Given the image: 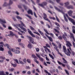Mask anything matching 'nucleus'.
I'll return each instance as SVG.
<instances>
[{
    "instance_id": "obj_1",
    "label": "nucleus",
    "mask_w": 75,
    "mask_h": 75,
    "mask_svg": "<svg viewBox=\"0 0 75 75\" xmlns=\"http://www.w3.org/2000/svg\"><path fill=\"white\" fill-rule=\"evenodd\" d=\"M58 7L60 8L61 9V10H60L59 8L57 7V6H54V7L56 10H57V11H58V12H60V13H62V14L64 15V20L66 22H68V19H67V18L65 17V15H64L65 14V13H64V11H63L62 10H63V9H64V8L60 6H58Z\"/></svg>"
},
{
    "instance_id": "obj_2",
    "label": "nucleus",
    "mask_w": 75,
    "mask_h": 75,
    "mask_svg": "<svg viewBox=\"0 0 75 75\" xmlns=\"http://www.w3.org/2000/svg\"><path fill=\"white\" fill-rule=\"evenodd\" d=\"M67 50L68 52L67 53H65V54L67 55V56H70L71 55L70 54H71L72 55L74 56V55L75 54V53L74 51H72V50H71V51H70V50H69V49H67Z\"/></svg>"
},
{
    "instance_id": "obj_3",
    "label": "nucleus",
    "mask_w": 75,
    "mask_h": 75,
    "mask_svg": "<svg viewBox=\"0 0 75 75\" xmlns=\"http://www.w3.org/2000/svg\"><path fill=\"white\" fill-rule=\"evenodd\" d=\"M47 4V3L46 2H42L41 4H38V5L39 6H40L42 7V8H45V7L44 6H46Z\"/></svg>"
},
{
    "instance_id": "obj_4",
    "label": "nucleus",
    "mask_w": 75,
    "mask_h": 75,
    "mask_svg": "<svg viewBox=\"0 0 75 75\" xmlns=\"http://www.w3.org/2000/svg\"><path fill=\"white\" fill-rule=\"evenodd\" d=\"M66 42V45L67 47H69V49H70V51H71V47H72V44L69 41H67V42Z\"/></svg>"
},
{
    "instance_id": "obj_5",
    "label": "nucleus",
    "mask_w": 75,
    "mask_h": 75,
    "mask_svg": "<svg viewBox=\"0 0 75 75\" xmlns=\"http://www.w3.org/2000/svg\"><path fill=\"white\" fill-rule=\"evenodd\" d=\"M67 13L69 15V16L70 17H72V13H73V11L71 10H70L67 12Z\"/></svg>"
},
{
    "instance_id": "obj_6",
    "label": "nucleus",
    "mask_w": 75,
    "mask_h": 75,
    "mask_svg": "<svg viewBox=\"0 0 75 75\" xmlns=\"http://www.w3.org/2000/svg\"><path fill=\"white\" fill-rule=\"evenodd\" d=\"M18 26H19V27L20 28L21 30H23V31H25V32H26V31H27V30H26V29L23 28V26H21L20 24L18 25Z\"/></svg>"
},
{
    "instance_id": "obj_7",
    "label": "nucleus",
    "mask_w": 75,
    "mask_h": 75,
    "mask_svg": "<svg viewBox=\"0 0 75 75\" xmlns=\"http://www.w3.org/2000/svg\"><path fill=\"white\" fill-rule=\"evenodd\" d=\"M0 22L1 24H3V23H6V20H2L0 19Z\"/></svg>"
},
{
    "instance_id": "obj_8",
    "label": "nucleus",
    "mask_w": 75,
    "mask_h": 75,
    "mask_svg": "<svg viewBox=\"0 0 75 75\" xmlns=\"http://www.w3.org/2000/svg\"><path fill=\"white\" fill-rule=\"evenodd\" d=\"M67 9H74V8L73 7V6L72 5H69L67 6Z\"/></svg>"
},
{
    "instance_id": "obj_9",
    "label": "nucleus",
    "mask_w": 75,
    "mask_h": 75,
    "mask_svg": "<svg viewBox=\"0 0 75 75\" xmlns=\"http://www.w3.org/2000/svg\"><path fill=\"white\" fill-rule=\"evenodd\" d=\"M55 1V0H49L48 2L50 3H51L52 4H55V3H54Z\"/></svg>"
},
{
    "instance_id": "obj_10",
    "label": "nucleus",
    "mask_w": 75,
    "mask_h": 75,
    "mask_svg": "<svg viewBox=\"0 0 75 75\" xmlns=\"http://www.w3.org/2000/svg\"><path fill=\"white\" fill-rule=\"evenodd\" d=\"M69 20L71 21V22L72 23L73 25H75V22L74 20L71 18H69Z\"/></svg>"
},
{
    "instance_id": "obj_11",
    "label": "nucleus",
    "mask_w": 75,
    "mask_h": 75,
    "mask_svg": "<svg viewBox=\"0 0 75 75\" xmlns=\"http://www.w3.org/2000/svg\"><path fill=\"white\" fill-rule=\"evenodd\" d=\"M5 47H7L8 50H10L11 47L10 46V45L8 44H6L5 45Z\"/></svg>"
},
{
    "instance_id": "obj_12",
    "label": "nucleus",
    "mask_w": 75,
    "mask_h": 75,
    "mask_svg": "<svg viewBox=\"0 0 75 75\" xmlns=\"http://www.w3.org/2000/svg\"><path fill=\"white\" fill-rule=\"evenodd\" d=\"M47 17H44L43 18L46 21H48V22H49L50 23V24H51V22L50 21V20H49L48 18H47Z\"/></svg>"
},
{
    "instance_id": "obj_13",
    "label": "nucleus",
    "mask_w": 75,
    "mask_h": 75,
    "mask_svg": "<svg viewBox=\"0 0 75 75\" xmlns=\"http://www.w3.org/2000/svg\"><path fill=\"white\" fill-rule=\"evenodd\" d=\"M7 6H8V5L7 3L6 2H4V4L2 5L3 7H6Z\"/></svg>"
},
{
    "instance_id": "obj_14",
    "label": "nucleus",
    "mask_w": 75,
    "mask_h": 75,
    "mask_svg": "<svg viewBox=\"0 0 75 75\" xmlns=\"http://www.w3.org/2000/svg\"><path fill=\"white\" fill-rule=\"evenodd\" d=\"M13 2L11 0H10L9 3L8 4V6H11L12 4H13Z\"/></svg>"
},
{
    "instance_id": "obj_15",
    "label": "nucleus",
    "mask_w": 75,
    "mask_h": 75,
    "mask_svg": "<svg viewBox=\"0 0 75 75\" xmlns=\"http://www.w3.org/2000/svg\"><path fill=\"white\" fill-rule=\"evenodd\" d=\"M28 13V14H31V15H33V12L31 10H29L28 11H27Z\"/></svg>"
},
{
    "instance_id": "obj_16",
    "label": "nucleus",
    "mask_w": 75,
    "mask_h": 75,
    "mask_svg": "<svg viewBox=\"0 0 75 75\" xmlns=\"http://www.w3.org/2000/svg\"><path fill=\"white\" fill-rule=\"evenodd\" d=\"M69 2H65L64 3V5H65L64 6L67 7H68V5H69Z\"/></svg>"
},
{
    "instance_id": "obj_17",
    "label": "nucleus",
    "mask_w": 75,
    "mask_h": 75,
    "mask_svg": "<svg viewBox=\"0 0 75 75\" xmlns=\"http://www.w3.org/2000/svg\"><path fill=\"white\" fill-rule=\"evenodd\" d=\"M63 51L64 52H65V53H66V52L67 51V49L66 48V47L65 46H63Z\"/></svg>"
},
{
    "instance_id": "obj_18",
    "label": "nucleus",
    "mask_w": 75,
    "mask_h": 75,
    "mask_svg": "<svg viewBox=\"0 0 75 75\" xmlns=\"http://www.w3.org/2000/svg\"><path fill=\"white\" fill-rule=\"evenodd\" d=\"M67 36H65L64 35H63V38L64 39V40L66 42L67 41Z\"/></svg>"
},
{
    "instance_id": "obj_19",
    "label": "nucleus",
    "mask_w": 75,
    "mask_h": 75,
    "mask_svg": "<svg viewBox=\"0 0 75 75\" xmlns=\"http://www.w3.org/2000/svg\"><path fill=\"white\" fill-rule=\"evenodd\" d=\"M20 52L19 50H15L14 53L15 54H20Z\"/></svg>"
},
{
    "instance_id": "obj_20",
    "label": "nucleus",
    "mask_w": 75,
    "mask_h": 75,
    "mask_svg": "<svg viewBox=\"0 0 75 75\" xmlns=\"http://www.w3.org/2000/svg\"><path fill=\"white\" fill-rule=\"evenodd\" d=\"M16 18L17 19H18V20H22V18L18 16H16Z\"/></svg>"
},
{
    "instance_id": "obj_21",
    "label": "nucleus",
    "mask_w": 75,
    "mask_h": 75,
    "mask_svg": "<svg viewBox=\"0 0 75 75\" xmlns=\"http://www.w3.org/2000/svg\"><path fill=\"white\" fill-rule=\"evenodd\" d=\"M28 48H32L33 47V45H32V44H29L28 45Z\"/></svg>"
},
{
    "instance_id": "obj_22",
    "label": "nucleus",
    "mask_w": 75,
    "mask_h": 75,
    "mask_svg": "<svg viewBox=\"0 0 75 75\" xmlns=\"http://www.w3.org/2000/svg\"><path fill=\"white\" fill-rule=\"evenodd\" d=\"M62 59L64 61V62H63V63H64V64H67V60H65V58H63Z\"/></svg>"
},
{
    "instance_id": "obj_23",
    "label": "nucleus",
    "mask_w": 75,
    "mask_h": 75,
    "mask_svg": "<svg viewBox=\"0 0 75 75\" xmlns=\"http://www.w3.org/2000/svg\"><path fill=\"white\" fill-rule=\"evenodd\" d=\"M30 41L31 42V43L34 41V39L32 38H31L30 39H29Z\"/></svg>"
},
{
    "instance_id": "obj_24",
    "label": "nucleus",
    "mask_w": 75,
    "mask_h": 75,
    "mask_svg": "<svg viewBox=\"0 0 75 75\" xmlns=\"http://www.w3.org/2000/svg\"><path fill=\"white\" fill-rule=\"evenodd\" d=\"M38 32H39L40 34H41V35H44V33H42V32L41 31H40V29H38Z\"/></svg>"
},
{
    "instance_id": "obj_25",
    "label": "nucleus",
    "mask_w": 75,
    "mask_h": 75,
    "mask_svg": "<svg viewBox=\"0 0 75 75\" xmlns=\"http://www.w3.org/2000/svg\"><path fill=\"white\" fill-rule=\"evenodd\" d=\"M10 35L11 36H14V33H13V32H12V31H10Z\"/></svg>"
},
{
    "instance_id": "obj_26",
    "label": "nucleus",
    "mask_w": 75,
    "mask_h": 75,
    "mask_svg": "<svg viewBox=\"0 0 75 75\" xmlns=\"http://www.w3.org/2000/svg\"><path fill=\"white\" fill-rule=\"evenodd\" d=\"M11 64L12 65L13 67L15 68V67H17V64H13L12 63H11Z\"/></svg>"
},
{
    "instance_id": "obj_27",
    "label": "nucleus",
    "mask_w": 75,
    "mask_h": 75,
    "mask_svg": "<svg viewBox=\"0 0 75 75\" xmlns=\"http://www.w3.org/2000/svg\"><path fill=\"white\" fill-rule=\"evenodd\" d=\"M49 56H50V58H51L52 59H54V57L52 55L50 54H49Z\"/></svg>"
},
{
    "instance_id": "obj_28",
    "label": "nucleus",
    "mask_w": 75,
    "mask_h": 75,
    "mask_svg": "<svg viewBox=\"0 0 75 75\" xmlns=\"http://www.w3.org/2000/svg\"><path fill=\"white\" fill-rule=\"evenodd\" d=\"M29 34H30V35H31L33 37H35V35H34V34H33V33H32V32H31V33H30Z\"/></svg>"
},
{
    "instance_id": "obj_29",
    "label": "nucleus",
    "mask_w": 75,
    "mask_h": 75,
    "mask_svg": "<svg viewBox=\"0 0 75 75\" xmlns=\"http://www.w3.org/2000/svg\"><path fill=\"white\" fill-rule=\"evenodd\" d=\"M20 22L21 23V24L22 25H23V26H24V27H26V26H25V24H24V23H23V22H22V21H20Z\"/></svg>"
},
{
    "instance_id": "obj_30",
    "label": "nucleus",
    "mask_w": 75,
    "mask_h": 75,
    "mask_svg": "<svg viewBox=\"0 0 75 75\" xmlns=\"http://www.w3.org/2000/svg\"><path fill=\"white\" fill-rule=\"evenodd\" d=\"M8 54H9L10 55H11V56L13 55V54L11 53V50H9L8 51Z\"/></svg>"
},
{
    "instance_id": "obj_31",
    "label": "nucleus",
    "mask_w": 75,
    "mask_h": 75,
    "mask_svg": "<svg viewBox=\"0 0 75 75\" xmlns=\"http://www.w3.org/2000/svg\"><path fill=\"white\" fill-rule=\"evenodd\" d=\"M4 71H0V75H4Z\"/></svg>"
},
{
    "instance_id": "obj_32",
    "label": "nucleus",
    "mask_w": 75,
    "mask_h": 75,
    "mask_svg": "<svg viewBox=\"0 0 75 75\" xmlns=\"http://www.w3.org/2000/svg\"><path fill=\"white\" fill-rule=\"evenodd\" d=\"M19 62L20 63V64H22V65H24V62L21 61L20 60H19Z\"/></svg>"
},
{
    "instance_id": "obj_33",
    "label": "nucleus",
    "mask_w": 75,
    "mask_h": 75,
    "mask_svg": "<svg viewBox=\"0 0 75 75\" xmlns=\"http://www.w3.org/2000/svg\"><path fill=\"white\" fill-rule=\"evenodd\" d=\"M9 71L10 72H13V71H14V69L12 68L11 69H9Z\"/></svg>"
},
{
    "instance_id": "obj_34",
    "label": "nucleus",
    "mask_w": 75,
    "mask_h": 75,
    "mask_svg": "<svg viewBox=\"0 0 75 75\" xmlns=\"http://www.w3.org/2000/svg\"><path fill=\"white\" fill-rule=\"evenodd\" d=\"M49 18H50V19H52L54 20H55V17H52L51 16H49Z\"/></svg>"
},
{
    "instance_id": "obj_35",
    "label": "nucleus",
    "mask_w": 75,
    "mask_h": 75,
    "mask_svg": "<svg viewBox=\"0 0 75 75\" xmlns=\"http://www.w3.org/2000/svg\"><path fill=\"white\" fill-rule=\"evenodd\" d=\"M39 59L40 61H41V62H43L44 61V59H43V58L40 57L39 58Z\"/></svg>"
},
{
    "instance_id": "obj_36",
    "label": "nucleus",
    "mask_w": 75,
    "mask_h": 75,
    "mask_svg": "<svg viewBox=\"0 0 75 75\" xmlns=\"http://www.w3.org/2000/svg\"><path fill=\"white\" fill-rule=\"evenodd\" d=\"M58 45L59 48H61V44H60L59 42H58Z\"/></svg>"
},
{
    "instance_id": "obj_37",
    "label": "nucleus",
    "mask_w": 75,
    "mask_h": 75,
    "mask_svg": "<svg viewBox=\"0 0 75 75\" xmlns=\"http://www.w3.org/2000/svg\"><path fill=\"white\" fill-rule=\"evenodd\" d=\"M30 27L32 30H33V31H35V29L33 28L32 26H30Z\"/></svg>"
},
{
    "instance_id": "obj_38",
    "label": "nucleus",
    "mask_w": 75,
    "mask_h": 75,
    "mask_svg": "<svg viewBox=\"0 0 75 75\" xmlns=\"http://www.w3.org/2000/svg\"><path fill=\"white\" fill-rule=\"evenodd\" d=\"M48 38H49L50 41H51V42H52V41H53L52 38L51 37H49Z\"/></svg>"
},
{
    "instance_id": "obj_39",
    "label": "nucleus",
    "mask_w": 75,
    "mask_h": 75,
    "mask_svg": "<svg viewBox=\"0 0 75 75\" xmlns=\"http://www.w3.org/2000/svg\"><path fill=\"white\" fill-rule=\"evenodd\" d=\"M65 72L67 74V75H69V72L66 69L65 70Z\"/></svg>"
},
{
    "instance_id": "obj_40",
    "label": "nucleus",
    "mask_w": 75,
    "mask_h": 75,
    "mask_svg": "<svg viewBox=\"0 0 75 75\" xmlns=\"http://www.w3.org/2000/svg\"><path fill=\"white\" fill-rule=\"evenodd\" d=\"M54 31L56 32V33H59V31L57 30V29L54 28Z\"/></svg>"
},
{
    "instance_id": "obj_41",
    "label": "nucleus",
    "mask_w": 75,
    "mask_h": 75,
    "mask_svg": "<svg viewBox=\"0 0 75 75\" xmlns=\"http://www.w3.org/2000/svg\"><path fill=\"white\" fill-rule=\"evenodd\" d=\"M12 18L13 20H14V21H17V19H16V18H15L14 17H12Z\"/></svg>"
},
{
    "instance_id": "obj_42",
    "label": "nucleus",
    "mask_w": 75,
    "mask_h": 75,
    "mask_svg": "<svg viewBox=\"0 0 75 75\" xmlns=\"http://www.w3.org/2000/svg\"><path fill=\"white\" fill-rule=\"evenodd\" d=\"M22 72L23 74H25L27 72V71H26V70H23Z\"/></svg>"
},
{
    "instance_id": "obj_43",
    "label": "nucleus",
    "mask_w": 75,
    "mask_h": 75,
    "mask_svg": "<svg viewBox=\"0 0 75 75\" xmlns=\"http://www.w3.org/2000/svg\"><path fill=\"white\" fill-rule=\"evenodd\" d=\"M25 16L27 17H28V18H30V19H31V18L30 16H29L27 14L25 15Z\"/></svg>"
},
{
    "instance_id": "obj_44",
    "label": "nucleus",
    "mask_w": 75,
    "mask_h": 75,
    "mask_svg": "<svg viewBox=\"0 0 75 75\" xmlns=\"http://www.w3.org/2000/svg\"><path fill=\"white\" fill-rule=\"evenodd\" d=\"M27 61L28 63L30 64L31 63V60L29 59H28L27 60Z\"/></svg>"
},
{
    "instance_id": "obj_45",
    "label": "nucleus",
    "mask_w": 75,
    "mask_h": 75,
    "mask_svg": "<svg viewBox=\"0 0 75 75\" xmlns=\"http://www.w3.org/2000/svg\"><path fill=\"white\" fill-rule=\"evenodd\" d=\"M58 38L59 40H62V37L61 36H59Z\"/></svg>"
},
{
    "instance_id": "obj_46",
    "label": "nucleus",
    "mask_w": 75,
    "mask_h": 75,
    "mask_svg": "<svg viewBox=\"0 0 75 75\" xmlns=\"http://www.w3.org/2000/svg\"><path fill=\"white\" fill-rule=\"evenodd\" d=\"M59 4L61 6H64V4L62 2H60Z\"/></svg>"
},
{
    "instance_id": "obj_47",
    "label": "nucleus",
    "mask_w": 75,
    "mask_h": 75,
    "mask_svg": "<svg viewBox=\"0 0 75 75\" xmlns=\"http://www.w3.org/2000/svg\"><path fill=\"white\" fill-rule=\"evenodd\" d=\"M44 30L45 31V32L47 34H49V33H48V31H47V30H46V29H44Z\"/></svg>"
},
{
    "instance_id": "obj_48",
    "label": "nucleus",
    "mask_w": 75,
    "mask_h": 75,
    "mask_svg": "<svg viewBox=\"0 0 75 75\" xmlns=\"http://www.w3.org/2000/svg\"><path fill=\"white\" fill-rule=\"evenodd\" d=\"M11 50V51H12L13 52H15V51H16V50L14 49H10Z\"/></svg>"
},
{
    "instance_id": "obj_49",
    "label": "nucleus",
    "mask_w": 75,
    "mask_h": 75,
    "mask_svg": "<svg viewBox=\"0 0 75 75\" xmlns=\"http://www.w3.org/2000/svg\"><path fill=\"white\" fill-rule=\"evenodd\" d=\"M14 61H16V63H17V64H19V62H18V60H17V59H14Z\"/></svg>"
},
{
    "instance_id": "obj_50",
    "label": "nucleus",
    "mask_w": 75,
    "mask_h": 75,
    "mask_svg": "<svg viewBox=\"0 0 75 75\" xmlns=\"http://www.w3.org/2000/svg\"><path fill=\"white\" fill-rule=\"evenodd\" d=\"M56 20H57V21H58V22L59 23V22H60L59 20V19H58V17H57V16H56Z\"/></svg>"
},
{
    "instance_id": "obj_51",
    "label": "nucleus",
    "mask_w": 75,
    "mask_h": 75,
    "mask_svg": "<svg viewBox=\"0 0 75 75\" xmlns=\"http://www.w3.org/2000/svg\"><path fill=\"white\" fill-rule=\"evenodd\" d=\"M0 58L2 59H5V57H4L0 56Z\"/></svg>"
},
{
    "instance_id": "obj_52",
    "label": "nucleus",
    "mask_w": 75,
    "mask_h": 75,
    "mask_svg": "<svg viewBox=\"0 0 75 75\" xmlns=\"http://www.w3.org/2000/svg\"><path fill=\"white\" fill-rule=\"evenodd\" d=\"M66 66L67 67V68L68 69H70V67L69 65H68V64H67Z\"/></svg>"
},
{
    "instance_id": "obj_53",
    "label": "nucleus",
    "mask_w": 75,
    "mask_h": 75,
    "mask_svg": "<svg viewBox=\"0 0 75 75\" xmlns=\"http://www.w3.org/2000/svg\"><path fill=\"white\" fill-rule=\"evenodd\" d=\"M23 7L24 8V9H25V10H27V7L26 6H25L24 5H23Z\"/></svg>"
},
{
    "instance_id": "obj_54",
    "label": "nucleus",
    "mask_w": 75,
    "mask_h": 75,
    "mask_svg": "<svg viewBox=\"0 0 75 75\" xmlns=\"http://www.w3.org/2000/svg\"><path fill=\"white\" fill-rule=\"evenodd\" d=\"M34 33L35 34H37V35H39L40 36V33H39L38 32H34Z\"/></svg>"
},
{
    "instance_id": "obj_55",
    "label": "nucleus",
    "mask_w": 75,
    "mask_h": 75,
    "mask_svg": "<svg viewBox=\"0 0 75 75\" xmlns=\"http://www.w3.org/2000/svg\"><path fill=\"white\" fill-rule=\"evenodd\" d=\"M0 50L2 51H4V48L3 47H0Z\"/></svg>"
},
{
    "instance_id": "obj_56",
    "label": "nucleus",
    "mask_w": 75,
    "mask_h": 75,
    "mask_svg": "<svg viewBox=\"0 0 75 75\" xmlns=\"http://www.w3.org/2000/svg\"><path fill=\"white\" fill-rule=\"evenodd\" d=\"M36 50L37 52H39V51H40V49L39 48H36Z\"/></svg>"
},
{
    "instance_id": "obj_57",
    "label": "nucleus",
    "mask_w": 75,
    "mask_h": 75,
    "mask_svg": "<svg viewBox=\"0 0 75 75\" xmlns=\"http://www.w3.org/2000/svg\"><path fill=\"white\" fill-rule=\"evenodd\" d=\"M43 16H44V17H47V16L46 14L45 13H43Z\"/></svg>"
},
{
    "instance_id": "obj_58",
    "label": "nucleus",
    "mask_w": 75,
    "mask_h": 75,
    "mask_svg": "<svg viewBox=\"0 0 75 75\" xmlns=\"http://www.w3.org/2000/svg\"><path fill=\"white\" fill-rule=\"evenodd\" d=\"M55 24L56 25H57V26H58V27H60V25H59V24L58 23H55Z\"/></svg>"
},
{
    "instance_id": "obj_59",
    "label": "nucleus",
    "mask_w": 75,
    "mask_h": 75,
    "mask_svg": "<svg viewBox=\"0 0 75 75\" xmlns=\"http://www.w3.org/2000/svg\"><path fill=\"white\" fill-rule=\"evenodd\" d=\"M70 35L71 37L73 38V37H74V35H73V34H72V33H70Z\"/></svg>"
},
{
    "instance_id": "obj_60",
    "label": "nucleus",
    "mask_w": 75,
    "mask_h": 75,
    "mask_svg": "<svg viewBox=\"0 0 75 75\" xmlns=\"http://www.w3.org/2000/svg\"><path fill=\"white\" fill-rule=\"evenodd\" d=\"M46 45L47 47H48V48H50V46L49 44H46Z\"/></svg>"
},
{
    "instance_id": "obj_61",
    "label": "nucleus",
    "mask_w": 75,
    "mask_h": 75,
    "mask_svg": "<svg viewBox=\"0 0 75 75\" xmlns=\"http://www.w3.org/2000/svg\"><path fill=\"white\" fill-rule=\"evenodd\" d=\"M12 28L11 26H9L8 28V30H12Z\"/></svg>"
},
{
    "instance_id": "obj_62",
    "label": "nucleus",
    "mask_w": 75,
    "mask_h": 75,
    "mask_svg": "<svg viewBox=\"0 0 75 75\" xmlns=\"http://www.w3.org/2000/svg\"><path fill=\"white\" fill-rule=\"evenodd\" d=\"M23 61L25 64L26 63V59L25 58L23 60Z\"/></svg>"
},
{
    "instance_id": "obj_63",
    "label": "nucleus",
    "mask_w": 75,
    "mask_h": 75,
    "mask_svg": "<svg viewBox=\"0 0 75 75\" xmlns=\"http://www.w3.org/2000/svg\"><path fill=\"white\" fill-rule=\"evenodd\" d=\"M30 68L29 66H26V69H30Z\"/></svg>"
},
{
    "instance_id": "obj_64",
    "label": "nucleus",
    "mask_w": 75,
    "mask_h": 75,
    "mask_svg": "<svg viewBox=\"0 0 75 75\" xmlns=\"http://www.w3.org/2000/svg\"><path fill=\"white\" fill-rule=\"evenodd\" d=\"M72 31L73 33H74V34H75V30L74 29H73Z\"/></svg>"
}]
</instances>
